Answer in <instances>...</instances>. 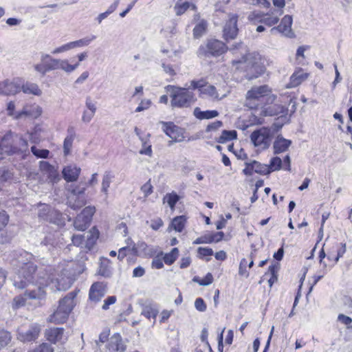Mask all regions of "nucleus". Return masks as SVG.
Here are the masks:
<instances>
[{"label": "nucleus", "instance_id": "nucleus-1", "mask_svg": "<svg viewBox=\"0 0 352 352\" xmlns=\"http://www.w3.org/2000/svg\"><path fill=\"white\" fill-rule=\"evenodd\" d=\"M289 105H292L291 113H294L296 110V102L294 98H290L289 102H284L281 95L274 94L272 90L265 85V116H277L270 127H265V148L268 146V138L278 132L289 121Z\"/></svg>", "mask_w": 352, "mask_h": 352}, {"label": "nucleus", "instance_id": "nucleus-2", "mask_svg": "<svg viewBox=\"0 0 352 352\" xmlns=\"http://www.w3.org/2000/svg\"><path fill=\"white\" fill-rule=\"evenodd\" d=\"M13 266L16 267V272L13 276V285L19 289H24L30 284H34L39 276L47 277V274L39 272L36 274V266L30 261L32 254L24 250L16 252L14 254ZM50 276H53L50 274Z\"/></svg>", "mask_w": 352, "mask_h": 352}, {"label": "nucleus", "instance_id": "nucleus-3", "mask_svg": "<svg viewBox=\"0 0 352 352\" xmlns=\"http://www.w3.org/2000/svg\"><path fill=\"white\" fill-rule=\"evenodd\" d=\"M38 285L36 288L27 289L24 294L25 296L32 300H41L45 296L46 292L43 286H49L52 289L58 291L66 290L71 286L70 280L64 278H55L54 276H39L35 283Z\"/></svg>", "mask_w": 352, "mask_h": 352}, {"label": "nucleus", "instance_id": "nucleus-4", "mask_svg": "<svg viewBox=\"0 0 352 352\" xmlns=\"http://www.w3.org/2000/svg\"><path fill=\"white\" fill-rule=\"evenodd\" d=\"M27 148L28 142L21 135L11 131L7 132L0 142V150L8 155L23 153Z\"/></svg>", "mask_w": 352, "mask_h": 352}, {"label": "nucleus", "instance_id": "nucleus-5", "mask_svg": "<svg viewBox=\"0 0 352 352\" xmlns=\"http://www.w3.org/2000/svg\"><path fill=\"white\" fill-rule=\"evenodd\" d=\"M166 89L170 93L173 107H188L195 102L193 93L185 88L168 85Z\"/></svg>", "mask_w": 352, "mask_h": 352}, {"label": "nucleus", "instance_id": "nucleus-6", "mask_svg": "<svg viewBox=\"0 0 352 352\" xmlns=\"http://www.w3.org/2000/svg\"><path fill=\"white\" fill-rule=\"evenodd\" d=\"M228 50L226 44L217 39H209L207 42L201 45L198 51L199 56H219L225 53Z\"/></svg>", "mask_w": 352, "mask_h": 352}, {"label": "nucleus", "instance_id": "nucleus-7", "mask_svg": "<svg viewBox=\"0 0 352 352\" xmlns=\"http://www.w3.org/2000/svg\"><path fill=\"white\" fill-rule=\"evenodd\" d=\"M85 184L71 185L68 189L67 204L72 208H81L85 204Z\"/></svg>", "mask_w": 352, "mask_h": 352}, {"label": "nucleus", "instance_id": "nucleus-8", "mask_svg": "<svg viewBox=\"0 0 352 352\" xmlns=\"http://www.w3.org/2000/svg\"><path fill=\"white\" fill-rule=\"evenodd\" d=\"M284 256V249L282 245L280 248L278 249L276 252L274 253L273 257L277 261L276 263H272L267 270V273L270 274V277L268 279L267 282L269 286L270 287H272L273 284L278 280V272L280 269V263Z\"/></svg>", "mask_w": 352, "mask_h": 352}, {"label": "nucleus", "instance_id": "nucleus-9", "mask_svg": "<svg viewBox=\"0 0 352 352\" xmlns=\"http://www.w3.org/2000/svg\"><path fill=\"white\" fill-rule=\"evenodd\" d=\"M41 327L38 323L31 324L27 330H19L17 338L23 342H30L36 340L40 335Z\"/></svg>", "mask_w": 352, "mask_h": 352}, {"label": "nucleus", "instance_id": "nucleus-10", "mask_svg": "<svg viewBox=\"0 0 352 352\" xmlns=\"http://www.w3.org/2000/svg\"><path fill=\"white\" fill-rule=\"evenodd\" d=\"M238 16L236 14H229V19L226 22L223 30V37L225 40L234 39L239 32L237 28Z\"/></svg>", "mask_w": 352, "mask_h": 352}, {"label": "nucleus", "instance_id": "nucleus-11", "mask_svg": "<svg viewBox=\"0 0 352 352\" xmlns=\"http://www.w3.org/2000/svg\"><path fill=\"white\" fill-rule=\"evenodd\" d=\"M293 19L292 16L285 15L281 20L280 23L277 26L272 28L270 30L272 34L278 32L285 36L294 38L295 34L292 30Z\"/></svg>", "mask_w": 352, "mask_h": 352}, {"label": "nucleus", "instance_id": "nucleus-12", "mask_svg": "<svg viewBox=\"0 0 352 352\" xmlns=\"http://www.w3.org/2000/svg\"><path fill=\"white\" fill-rule=\"evenodd\" d=\"M38 217L43 220H60L61 215L50 206L45 204H39L36 208Z\"/></svg>", "mask_w": 352, "mask_h": 352}, {"label": "nucleus", "instance_id": "nucleus-13", "mask_svg": "<svg viewBox=\"0 0 352 352\" xmlns=\"http://www.w3.org/2000/svg\"><path fill=\"white\" fill-rule=\"evenodd\" d=\"M107 292L106 285L101 282L92 284L89 292V300L91 303L96 305L104 296Z\"/></svg>", "mask_w": 352, "mask_h": 352}, {"label": "nucleus", "instance_id": "nucleus-14", "mask_svg": "<svg viewBox=\"0 0 352 352\" xmlns=\"http://www.w3.org/2000/svg\"><path fill=\"white\" fill-rule=\"evenodd\" d=\"M247 99L249 101L250 104H252L256 108H258L259 106L261 109L263 108L262 104H256V102H263L264 100V86H260L258 87H253L251 90L247 93ZM263 111V110H261Z\"/></svg>", "mask_w": 352, "mask_h": 352}, {"label": "nucleus", "instance_id": "nucleus-15", "mask_svg": "<svg viewBox=\"0 0 352 352\" xmlns=\"http://www.w3.org/2000/svg\"><path fill=\"white\" fill-rule=\"evenodd\" d=\"M20 91V85L14 80H10L7 79L0 82V95H15Z\"/></svg>", "mask_w": 352, "mask_h": 352}, {"label": "nucleus", "instance_id": "nucleus-16", "mask_svg": "<svg viewBox=\"0 0 352 352\" xmlns=\"http://www.w3.org/2000/svg\"><path fill=\"white\" fill-rule=\"evenodd\" d=\"M107 349L109 352H124L126 345L124 344L121 336L119 333H115L110 338Z\"/></svg>", "mask_w": 352, "mask_h": 352}, {"label": "nucleus", "instance_id": "nucleus-17", "mask_svg": "<svg viewBox=\"0 0 352 352\" xmlns=\"http://www.w3.org/2000/svg\"><path fill=\"white\" fill-rule=\"evenodd\" d=\"M63 306V305H58L57 309L50 316V322L56 324H61L66 321L69 315L71 306H69L67 309Z\"/></svg>", "mask_w": 352, "mask_h": 352}, {"label": "nucleus", "instance_id": "nucleus-18", "mask_svg": "<svg viewBox=\"0 0 352 352\" xmlns=\"http://www.w3.org/2000/svg\"><path fill=\"white\" fill-rule=\"evenodd\" d=\"M193 21L196 22V25L193 28L194 38H199L206 34L208 28L207 21L200 18L199 14L194 15Z\"/></svg>", "mask_w": 352, "mask_h": 352}, {"label": "nucleus", "instance_id": "nucleus-19", "mask_svg": "<svg viewBox=\"0 0 352 352\" xmlns=\"http://www.w3.org/2000/svg\"><path fill=\"white\" fill-rule=\"evenodd\" d=\"M63 328H51L45 330V336L52 343L63 342Z\"/></svg>", "mask_w": 352, "mask_h": 352}, {"label": "nucleus", "instance_id": "nucleus-20", "mask_svg": "<svg viewBox=\"0 0 352 352\" xmlns=\"http://www.w3.org/2000/svg\"><path fill=\"white\" fill-rule=\"evenodd\" d=\"M80 170V168L75 165L67 166L63 169V177L67 182H75L78 179Z\"/></svg>", "mask_w": 352, "mask_h": 352}, {"label": "nucleus", "instance_id": "nucleus-21", "mask_svg": "<svg viewBox=\"0 0 352 352\" xmlns=\"http://www.w3.org/2000/svg\"><path fill=\"white\" fill-rule=\"evenodd\" d=\"M85 234V239L86 238V240L85 241V247L87 250H91L96 244L99 237L100 232L96 226H93Z\"/></svg>", "mask_w": 352, "mask_h": 352}, {"label": "nucleus", "instance_id": "nucleus-22", "mask_svg": "<svg viewBox=\"0 0 352 352\" xmlns=\"http://www.w3.org/2000/svg\"><path fill=\"white\" fill-rule=\"evenodd\" d=\"M308 74L302 69L296 71L290 77L289 82L286 85L287 88L296 87L307 79Z\"/></svg>", "mask_w": 352, "mask_h": 352}, {"label": "nucleus", "instance_id": "nucleus-23", "mask_svg": "<svg viewBox=\"0 0 352 352\" xmlns=\"http://www.w3.org/2000/svg\"><path fill=\"white\" fill-rule=\"evenodd\" d=\"M160 124L163 126V131L168 135L170 138L177 140L179 136V128L174 124L171 122H160Z\"/></svg>", "mask_w": 352, "mask_h": 352}, {"label": "nucleus", "instance_id": "nucleus-24", "mask_svg": "<svg viewBox=\"0 0 352 352\" xmlns=\"http://www.w3.org/2000/svg\"><path fill=\"white\" fill-rule=\"evenodd\" d=\"M292 142L283 137H278L273 144L274 154L283 153L287 150Z\"/></svg>", "mask_w": 352, "mask_h": 352}, {"label": "nucleus", "instance_id": "nucleus-25", "mask_svg": "<svg viewBox=\"0 0 352 352\" xmlns=\"http://www.w3.org/2000/svg\"><path fill=\"white\" fill-rule=\"evenodd\" d=\"M76 133L74 126H69L67 129V135L63 142V150L65 155L69 154Z\"/></svg>", "mask_w": 352, "mask_h": 352}, {"label": "nucleus", "instance_id": "nucleus-26", "mask_svg": "<svg viewBox=\"0 0 352 352\" xmlns=\"http://www.w3.org/2000/svg\"><path fill=\"white\" fill-rule=\"evenodd\" d=\"M245 164L246 167L243 171L246 175H252L254 173L262 175L264 173L263 165L256 161L246 163Z\"/></svg>", "mask_w": 352, "mask_h": 352}, {"label": "nucleus", "instance_id": "nucleus-27", "mask_svg": "<svg viewBox=\"0 0 352 352\" xmlns=\"http://www.w3.org/2000/svg\"><path fill=\"white\" fill-rule=\"evenodd\" d=\"M78 292V290H75L68 293L63 298L59 300V305H63V307L66 309L68 308L69 306H71L69 309L70 313L76 305L75 298Z\"/></svg>", "mask_w": 352, "mask_h": 352}, {"label": "nucleus", "instance_id": "nucleus-28", "mask_svg": "<svg viewBox=\"0 0 352 352\" xmlns=\"http://www.w3.org/2000/svg\"><path fill=\"white\" fill-rule=\"evenodd\" d=\"M193 114L199 120H208L218 116L219 112L216 110L201 111L200 108L196 107L194 109Z\"/></svg>", "mask_w": 352, "mask_h": 352}, {"label": "nucleus", "instance_id": "nucleus-29", "mask_svg": "<svg viewBox=\"0 0 352 352\" xmlns=\"http://www.w3.org/2000/svg\"><path fill=\"white\" fill-rule=\"evenodd\" d=\"M261 60V56L260 54L256 52H252L247 56H243L240 60H234L232 63L233 64H237L248 62L249 64H251L252 66H255Z\"/></svg>", "mask_w": 352, "mask_h": 352}, {"label": "nucleus", "instance_id": "nucleus-30", "mask_svg": "<svg viewBox=\"0 0 352 352\" xmlns=\"http://www.w3.org/2000/svg\"><path fill=\"white\" fill-rule=\"evenodd\" d=\"M196 10L197 7L195 4L188 1H182L179 0L175 5L174 9L177 16L183 14L188 9Z\"/></svg>", "mask_w": 352, "mask_h": 352}, {"label": "nucleus", "instance_id": "nucleus-31", "mask_svg": "<svg viewBox=\"0 0 352 352\" xmlns=\"http://www.w3.org/2000/svg\"><path fill=\"white\" fill-rule=\"evenodd\" d=\"M180 199V197L175 192L167 193L163 197V204L170 208L173 211L176 204Z\"/></svg>", "mask_w": 352, "mask_h": 352}, {"label": "nucleus", "instance_id": "nucleus-32", "mask_svg": "<svg viewBox=\"0 0 352 352\" xmlns=\"http://www.w3.org/2000/svg\"><path fill=\"white\" fill-rule=\"evenodd\" d=\"M199 94L203 98L210 97L213 100H220L222 98V97H219L216 87L210 85H207L204 88H202Z\"/></svg>", "mask_w": 352, "mask_h": 352}, {"label": "nucleus", "instance_id": "nucleus-33", "mask_svg": "<svg viewBox=\"0 0 352 352\" xmlns=\"http://www.w3.org/2000/svg\"><path fill=\"white\" fill-rule=\"evenodd\" d=\"M283 162L279 157H273L268 165L265 164V175L272 172L278 170L282 167Z\"/></svg>", "mask_w": 352, "mask_h": 352}, {"label": "nucleus", "instance_id": "nucleus-34", "mask_svg": "<svg viewBox=\"0 0 352 352\" xmlns=\"http://www.w3.org/2000/svg\"><path fill=\"white\" fill-rule=\"evenodd\" d=\"M271 2L274 6V8L272 9L273 11L276 12L278 14H283V9L285 6V0H265V10L272 8Z\"/></svg>", "mask_w": 352, "mask_h": 352}, {"label": "nucleus", "instance_id": "nucleus-35", "mask_svg": "<svg viewBox=\"0 0 352 352\" xmlns=\"http://www.w3.org/2000/svg\"><path fill=\"white\" fill-rule=\"evenodd\" d=\"M237 138V132L235 130H223L221 135L216 138V142L220 144H225L227 142L235 140Z\"/></svg>", "mask_w": 352, "mask_h": 352}, {"label": "nucleus", "instance_id": "nucleus-36", "mask_svg": "<svg viewBox=\"0 0 352 352\" xmlns=\"http://www.w3.org/2000/svg\"><path fill=\"white\" fill-rule=\"evenodd\" d=\"M113 178L114 175L111 171H105L102 176L101 191L106 195L107 197L108 196V189Z\"/></svg>", "mask_w": 352, "mask_h": 352}, {"label": "nucleus", "instance_id": "nucleus-37", "mask_svg": "<svg viewBox=\"0 0 352 352\" xmlns=\"http://www.w3.org/2000/svg\"><path fill=\"white\" fill-rule=\"evenodd\" d=\"M21 89H22L23 93L27 94L41 96L42 94V91L39 89L38 86L35 83L27 82L21 87Z\"/></svg>", "mask_w": 352, "mask_h": 352}, {"label": "nucleus", "instance_id": "nucleus-38", "mask_svg": "<svg viewBox=\"0 0 352 352\" xmlns=\"http://www.w3.org/2000/svg\"><path fill=\"white\" fill-rule=\"evenodd\" d=\"M281 15L276 14V12L273 11L272 8L269 9L265 12V25L272 26L277 23Z\"/></svg>", "mask_w": 352, "mask_h": 352}, {"label": "nucleus", "instance_id": "nucleus-39", "mask_svg": "<svg viewBox=\"0 0 352 352\" xmlns=\"http://www.w3.org/2000/svg\"><path fill=\"white\" fill-rule=\"evenodd\" d=\"M251 141L257 146L264 142V127L254 131L251 134Z\"/></svg>", "mask_w": 352, "mask_h": 352}, {"label": "nucleus", "instance_id": "nucleus-40", "mask_svg": "<svg viewBox=\"0 0 352 352\" xmlns=\"http://www.w3.org/2000/svg\"><path fill=\"white\" fill-rule=\"evenodd\" d=\"M137 255L138 254V248L135 246V244H133L132 248L130 247H123L121 248L118 251V258L120 261H122L124 257L127 254Z\"/></svg>", "mask_w": 352, "mask_h": 352}, {"label": "nucleus", "instance_id": "nucleus-41", "mask_svg": "<svg viewBox=\"0 0 352 352\" xmlns=\"http://www.w3.org/2000/svg\"><path fill=\"white\" fill-rule=\"evenodd\" d=\"M96 38V36L94 35H92L91 36H87L83 38L72 41L73 48H77V47H82L85 46H87L90 44L91 41L95 40Z\"/></svg>", "mask_w": 352, "mask_h": 352}, {"label": "nucleus", "instance_id": "nucleus-42", "mask_svg": "<svg viewBox=\"0 0 352 352\" xmlns=\"http://www.w3.org/2000/svg\"><path fill=\"white\" fill-rule=\"evenodd\" d=\"M248 20L254 25L263 23L264 21V14L261 11L252 12L248 16Z\"/></svg>", "mask_w": 352, "mask_h": 352}, {"label": "nucleus", "instance_id": "nucleus-43", "mask_svg": "<svg viewBox=\"0 0 352 352\" xmlns=\"http://www.w3.org/2000/svg\"><path fill=\"white\" fill-rule=\"evenodd\" d=\"M179 256L178 248H174L170 252L166 254L163 258L164 263L167 265L173 264Z\"/></svg>", "mask_w": 352, "mask_h": 352}, {"label": "nucleus", "instance_id": "nucleus-44", "mask_svg": "<svg viewBox=\"0 0 352 352\" xmlns=\"http://www.w3.org/2000/svg\"><path fill=\"white\" fill-rule=\"evenodd\" d=\"M158 314V310L151 306H146L143 308L142 315L148 319L153 318L154 321Z\"/></svg>", "mask_w": 352, "mask_h": 352}, {"label": "nucleus", "instance_id": "nucleus-45", "mask_svg": "<svg viewBox=\"0 0 352 352\" xmlns=\"http://www.w3.org/2000/svg\"><path fill=\"white\" fill-rule=\"evenodd\" d=\"M11 335L10 333L4 330L0 331V349L6 346L9 342L11 341Z\"/></svg>", "mask_w": 352, "mask_h": 352}, {"label": "nucleus", "instance_id": "nucleus-46", "mask_svg": "<svg viewBox=\"0 0 352 352\" xmlns=\"http://www.w3.org/2000/svg\"><path fill=\"white\" fill-rule=\"evenodd\" d=\"M96 212L95 207L88 206L83 209L80 214L81 220H91L94 214Z\"/></svg>", "mask_w": 352, "mask_h": 352}, {"label": "nucleus", "instance_id": "nucleus-47", "mask_svg": "<svg viewBox=\"0 0 352 352\" xmlns=\"http://www.w3.org/2000/svg\"><path fill=\"white\" fill-rule=\"evenodd\" d=\"M28 116H34L33 114V109L30 107H25L22 111L16 112L14 117L16 119H21ZM36 116H35L36 117Z\"/></svg>", "mask_w": 352, "mask_h": 352}, {"label": "nucleus", "instance_id": "nucleus-48", "mask_svg": "<svg viewBox=\"0 0 352 352\" xmlns=\"http://www.w3.org/2000/svg\"><path fill=\"white\" fill-rule=\"evenodd\" d=\"M32 153L38 158L46 159L48 157L50 154V151L47 149H40L38 148L36 146H32L31 147Z\"/></svg>", "mask_w": 352, "mask_h": 352}, {"label": "nucleus", "instance_id": "nucleus-49", "mask_svg": "<svg viewBox=\"0 0 352 352\" xmlns=\"http://www.w3.org/2000/svg\"><path fill=\"white\" fill-rule=\"evenodd\" d=\"M140 140L142 141V148L140 151V153L141 155H146L151 157L152 155L151 145L148 144L146 140H144L142 138H140Z\"/></svg>", "mask_w": 352, "mask_h": 352}, {"label": "nucleus", "instance_id": "nucleus-50", "mask_svg": "<svg viewBox=\"0 0 352 352\" xmlns=\"http://www.w3.org/2000/svg\"><path fill=\"white\" fill-rule=\"evenodd\" d=\"M12 173L5 168H0V184H3L12 178Z\"/></svg>", "mask_w": 352, "mask_h": 352}, {"label": "nucleus", "instance_id": "nucleus-51", "mask_svg": "<svg viewBox=\"0 0 352 352\" xmlns=\"http://www.w3.org/2000/svg\"><path fill=\"white\" fill-rule=\"evenodd\" d=\"M26 298L22 296H17L14 297L12 302V307L13 309H17L25 305Z\"/></svg>", "mask_w": 352, "mask_h": 352}, {"label": "nucleus", "instance_id": "nucleus-52", "mask_svg": "<svg viewBox=\"0 0 352 352\" xmlns=\"http://www.w3.org/2000/svg\"><path fill=\"white\" fill-rule=\"evenodd\" d=\"M6 226L5 221H0V243H7L10 240V236L4 230Z\"/></svg>", "mask_w": 352, "mask_h": 352}, {"label": "nucleus", "instance_id": "nucleus-53", "mask_svg": "<svg viewBox=\"0 0 352 352\" xmlns=\"http://www.w3.org/2000/svg\"><path fill=\"white\" fill-rule=\"evenodd\" d=\"M59 69H62L67 73H71L74 71V67L72 66L66 59H60Z\"/></svg>", "mask_w": 352, "mask_h": 352}, {"label": "nucleus", "instance_id": "nucleus-54", "mask_svg": "<svg viewBox=\"0 0 352 352\" xmlns=\"http://www.w3.org/2000/svg\"><path fill=\"white\" fill-rule=\"evenodd\" d=\"M74 49L72 46V42L67 43L66 44H64L58 47L55 48L52 52V54H58L60 53H63L65 52H67L69 50H71Z\"/></svg>", "mask_w": 352, "mask_h": 352}, {"label": "nucleus", "instance_id": "nucleus-55", "mask_svg": "<svg viewBox=\"0 0 352 352\" xmlns=\"http://www.w3.org/2000/svg\"><path fill=\"white\" fill-rule=\"evenodd\" d=\"M54 349L51 344L43 342L36 347L33 351L29 352H53Z\"/></svg>", "mask_w": 352, "mask_h": 352}, {"label": "nucleus", "instance_id": "nucleus-56", "mask_svg": "<svg viewBox=\"0 0 352 352\" xmlns=\"http://www.w3.org/2000/svg\"><path fill=\"white\" fill-rule=\"evenodd\" d=\"M60 59L52 58L50 61L45 63L47 72L52 70L59 69Z\"/></svg>", "mask_w": 352, "mask_h": 352}, {"label": "nucleus", "instance_id": "nucleus-57", "mask_svg": "<svg viewBox=\"0 0 352 352\" xmlns=\"http://www.w3.org/2000/svg\"><path fill=\"white\" fill-rule=\"evenodd\" d=\"M151 101L149 99H143L140 102L138 107L135 109V112H141L144 110H147L151 106Z\"/></svg>", "mask_w": 352, "mask_h": 352}, {"label": "nucleus", "instance_id": "nucleus-58", "mask_svg": "<svg viewBox=\"0 0 352 352\" xmlns=\"http://www.w3.org/2000/svg\"><path fill=\"white\" fill-rule=\"evenodd\" d=\"M184 228V221H171L168 230L169 231L175 230L177 232H182Z\"/></svg>", "mask_w": 352, "mask_h": 352}, {"label": "nucleus", "instance_id": "nucleus-59", "mask_svg": "<svg viewBox=\"0 0 352 352\" xmlns=\"http://www.w3.org/2000/svg\"><path fill=\"white\" fill-rule=\"evenodd\" d=\"M248 266V261L245 258H243L239 265V275L245 277L248 276V273L247 272L246 267Z\"/></svg>", "mask_w": 352, "mask_h": 352}, {"label": "nucleus", "instance_id": "nucleus-60", "mask_svg": "<svg viewBox=\"0 0 352 352\" xmlns=\"http://www.w3.org/2000/svg\"><path fill=\"white\" fill-rule=\"evenodd\" d=\"M117 298L116 296H109L104 300L102 306L103 310H107L109 309V306L116 303Z\"/></svg>", "mask_w": 352, "mask_h": 352}, {"label": "nucleus", "instance_id": "nucleus-61", "mask_svg": "<svg viewBox=\"0 0 352 352\" xmlns=\"http://www.w3.org/2000/svg\"><path fill=\"white\" fill-rule=\"evenodd\" d=\"M195 307L197 311L204 312L206 310L207 306L201 298H197L195 301Z\"/></svg>", "mask_w": 352, "mask_h": 352}, {"label": "nucleus", "instance_id": "nucleus-62", "mask_svg": "<svg viewBox=\"0 0 352 352\" xmlns=\"http://www.w3.org/2000/svg\"><path fill=\"white\" fill-rule=\"evenodd\" d=\"M95 113H96L93 111L85 110L82 113V121L86 124L90 122L92 118H94Z\"/></svg>", "mask_w": 352, "mask_h": 352}, {"label": "nucleus", "instance_id": "nucleus-63", "mask_svg": "<svg viewBox=\"0 0 352 352\" xmlns=\"http://www.w3.org/2000/svg\"><path fill=\"white\" fill-rule=\"evenodd\" d=\"M340 245L341 247L337 250V255L334 258L335 263H337L338 262L339 259L343 256L346 250V243H341Z\"/></svg>", "mask_w": 352, "mask_h": 352}, {"label": "nucleus", "instance_id": "nucleus-64", "mask_svg": "<svg viewBox=\"0 0 352 352\" xmlns=\"http://www.w3.org/2000/svg\"><path fill=\"white\" fill-rule=\"evenodd\" d=\"M141 190L144 194L145 197H147L153 192V186L150 180H148L141 187Z\"/></svg>", "mask_w": 352, "mask_h": 352}]
</instances>
